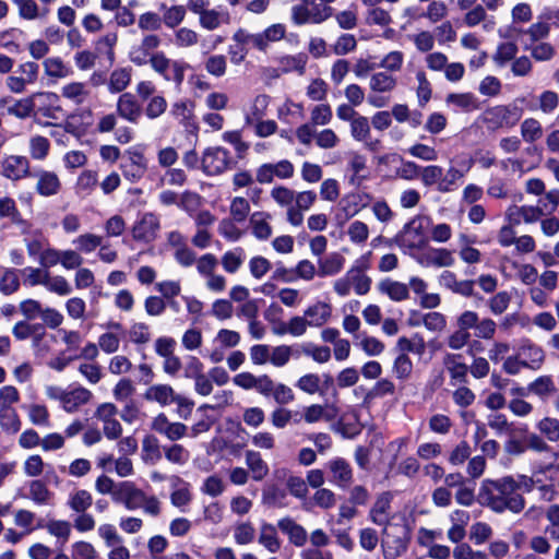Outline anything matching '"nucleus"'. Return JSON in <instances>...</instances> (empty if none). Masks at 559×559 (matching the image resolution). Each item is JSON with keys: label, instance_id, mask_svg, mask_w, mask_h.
I'll return each mask as SVG.
<instances>
[{"label": "nucleus", "instance_id": "obj_1", "mask_svg": "<svg viewBox=\"0 0 559 559\" xmlns=\"http://www.w3.org/2000/svg\"><path fill=\"white\" fill-rule=\"evenodd\" d=\"M536 428L540 435L528 432L526 426L519 428L516 431L523 433V436L512 433L503 444L504 453L511 457H518L531 450L558 457L559 452H555L547 441H559V420L554 417H544L537 423Z\"/></svg>", "mask_w": 559, "mask_h": 559}, {"label": "nucleus", "instance_id": "obj_2", "mask_svg": "<svg viewBox=\"0 0 559 559\" xmlns=\"http://www.w3.org/2000/svg\"><path fill=\"white\" fill-rule=\"evenodd\" d=\"M515 491V479L507 476L498 480L484 481L479 498L484 506L497 513H502L506 510L520 513L525 508V499Z\"/></svg>", "mask_w": 559, "mask_h": 559}, {"label": "nucleus", "instance_id": "obj_3", "mask_svg": "<svg viewBox=\"0 0 559 559\" xmlns=\"http://www.w3.org/2000/svg\"><path fill=\"white\" fill-rule=\"evenodd\" d=\"M116 502L129 511L142 509L150 516L156 518L162 512V503L156 496L147 495L132 481H121Z\"/></svg>", "mask_w": 559, "mask_h": 559}, {"label": "nucleus", "instance_id": "obj_4", "mask_svg": "<svg viewBox=\"0 0 559 559\" xmlns=\"http://www.w3.org/2000/svg\"><path fill=\"white\" fill-rule=\"evenodd\" d=\"M45 394L49 400L57 402L68 414L80 412L94 397L91 390L80 384L70 385L67 389L55 384L47 385Z\"/></svg>", "mask_w": 559, "mask_h": 559}, {"label": "nucleus", "instance_id": "obj_5", "mask_svg": "<svg viewBox=\"0 0 559 559\" xmlns=\"http://www.w3.org/2000/svg\"><path fill=\"white\" fill-rule=\"evenodd\" d=\"M188 10L199 16V25L206 31H216L230 23V14L226 10L210 8L209 0H188Z\"/></svg>", "mask_w": 559, "mask_h": 559}, {"label": "nucleus", "instance_id": "obj_6", "mask_svg": "<svg viewBox=\"0 0 559 559\" xmlns=\"http://www.w3.org/2000/svg\"><path fill=\"white\" fill-rule=\"evenodd\" d=\"M397 87V78L386 71L371 74L369 79L368 103L374 108L386 106L389 99L382 94H390Z\"/></svg>", "mask_w": 559, "mask_h": 559}, {"label": "nucleus", "instance_id": "obj_7", "mask_svg": "<svg viewBox=\"0 0 559 559\" xmlns=\"http://www.w3.org/2000/svg\"><path fill=\"white\" fill-rule=\"evenodd\" d=\"M426 221L424 216H415L395 236V242L402 248L423 249L428 243Z\"/></svg>", "mask_w": 559, "mask_h": 559}, {"label": "nucleus", "instance_id": "obj_8", "mask_svg": "<svg viewBox=\"0 0 559 559\" xmlns=\"http://www.w3.org/2000/svg\"><path fill=\"white\" fill-rule=\"evenodd\" d=\"M150 66L155 73L159 74L165 81L175 83L176 86L182 84L185 72L189 67L182 61L168 58L163 51L155 52Z\"/></svg>", "mask_w": 559, "mask_h": 559}, {"label": "nucleus", "instance_id": "obj_9", "mask_svg": "<svg viewBox=\"0 0 559 559\" xmlns=\"http://www.w3.org/2000/svg\"><path fill=\"white\" fill-rule=\"evenodd\" d=\"M407 532L403 526H391L383 530L382 549L384 559H396L402 556L408 545Z\"/></svg>", "mask_w": 559, "mask_h": 559}, {"label": "nucleus", "instance_id": "obj_10", "mask_svg": "<svg viewBox=\"0 0 559 559\" xmlns=\"http://www.w3.org/2000/svg\"><path fill=\"white\" fill-rule=\"evenodd\" d=\"M371 252L361 255L355 261L350 269L347 270L345 276L349 282V286L356 295H367L371 288V278L366 274L369 269Z\"/></svg>", "mask_w": 559, "mask_h": 559}, {"label": "nucleus", "instance_id": "obj_11", "mask_svg": "<svg viewBox=\"0 0 559 559\" xmlns=\"http://www.w3.org/2000/svg\"><path fill=\"white\" fill-rule=\"evenodd\" d=\"M231 156L229 152L221 146H211L204 150L201 157L202 170L207 176L223 174L230 167Z\"/></svg>", "mask_w": 559, "mask_h": 559}, {"label": "nucleus", "instance_id": "obj_12", "mask_svg": "<svg viewBox=\"0 0 559 559\" xmlns=\"http://www.w3.org/2000/svg\"><path fill=\"white\" fill-rule=\"evenodd\" d=\"M295 166L288 159H281L276 163H264L255 169V180L260 185L272 183L275 178L288 180L294 177Z\"/></svg>", "mask_w": 559, "mask_h": 559}, {"label": "nucleus", "instance_id": "obj_13", "mask_svg": "<svg viewBox=\"0 0 559 559\" xmlns=\"http://www.w3.org/2000/svg\"><path fill=\"white\" fill-rule=\"evenodd\" d=\"M160 44L162 39L158 35L152 33L144 35L139 44L130 48L129 60L138 67L151 64L155 50Z\"/></svg>", "mask_w": 559, "mask_h": 559}, {"label": "nucleus", "instance_id": "obj_14", "mask_svg": "<svg viewBox=\"0 0 559 559\" xmlns=\"http://www.w3.org/2000/svg\"><path fill=\"white\" fill-rule=\"evenodd\" d=\"M34 112L45 118L58 120L63 116L60 96L53 92H36L33 94Z\"/></svg>", "mask_w": 559, "mask_h": 559}, {"label": "nucleus", "instance_id": "obj_15", "mask_svg": "<svg viewBox=\"0 0 559 559\" xmlns=\"http://www.w3.org/2000/svg\"><path fill=\"white\" fill-rule=\"evenodd\" d=\"M29 160L22 155H5L0 160V175L17 181L29 176Z\"/></svg>", "mask_w": 559, "mask_h": 559}, {"label": "nucleus", "instance_id": "obj_16", "mask_svg": "<svg viewBox=\"0 0 559 559\" xmlns=\"http://www.w3.org/2000/svg\"><path fill=\"white\" fill-rule=\"evenodd\" d=\"M317 201L316 192L311 190L296 191L295 205L286 211V221L294 227H299L304 222L302 212L308 211Z\"/></svg>", "mask_w": 559, "mask_h": 559}, {"label": "nucleus", "instance_id": "obj_17", "mask_svg": "<svg viewBox=\"0 0 559 559\" xmlns=\"http://www.w3.org/2000/svg\"><path fill=\"white\" fill-rule=\"evenodd\" d=\"M333 385V378L329 373H324L319 376L317 373H307L301 376L297 382L296 386L310 395L319 394L323 396L328 390Z\"/></svg>", "mask_w": 559, "mask_h": 559}, {"label": "nucleus", "instance_id": "obj_18", "mask_svg": "<svg viewBox=\"0 0 559 559\" xmlns=\"http://www.w3.org/2000/svg\"><path fill=\"white\" fill-rule=\"evenodd\" d=\"M120 169L127 180L136 182L146 173V158L141 152H129L127 158L120 164Z\"/></svg>", "mask_w": 559, "mask_h": 559}, {"label": "nucleus", "instance_id": "obj_19", "mask_svg": "<svg viewBox=\"0 0 559 559\" xmlns=\"http://www.w3.org/2000/svg\"><path fill=\"white\" fill-rule=\"evenodd\" d=\"M159 219L152 213H145L132 227V237L136 241L151 242L157 237Z\"/></svg>", "mask_w": 559, "mask_h": 559}, {"label": "nucleus", "instance_id": "obj_20", "mask_svg": "<svg viewBox=\"0 0 559 559\" xmlns=\"http://www.w3.org/2000/svg\"><path fill=\"white\" fill-rule=\"evenodd\" d=\"M151 429L164 435L170 441H176L187 435V426L182 423H171L163 413L153 418Z\"/></svg>", "mask_w": 559, "mask_h": 559}, {"label": "nucleus", "instance_id": "obj_21", "mask_svg": "<svg viewBox=\"0 0 559 559\" xmlns=\"http://www.w3.org/2000/svg\"><path fill=\"white\" fill-rule=\"evenodd\" d=\"M451 526L447 532V537L451 543L460 544L466 536V527L471 521L469 512L455 509L449 514Z\"/></svg>", "mask_w": 559, "mask_h": 559}, {"label": "nucleus", "instance_id": "obj_22", "mask_svg": "<svg viewBox=\"0 0 559 559\" xmlns=\"http://www.w3.org/2000/svg\"><path fill=\"white\" fill-rule=\"evenodd\" d=\"M277 527L284 533L288 542L295 547H304L308 539V533L306 528L298 524L294 519L289 516L282 518L277 521Z\"/></svg>", "mask_w": 559, "mask_h": 559}, {"label": "nucleus", "instance_id": "obj_23", "mask_svg": "<svg viewBox=\"0 0 559 559\" xmlns=\"http://www.w3.org/2000/svg\"><path fill=\"white\" fill-rule=\"evenodd\" d=\"M350 173L349 182L359 187L370 178V169L367 166V157L359 153H350L347 163Z\"/></svg>", "mask_w": 559, "mask_h": 559}, {"label": "nucleus", "instance_id": "obj_24", "mask_svg": "<svg viewBox=\"0 0 559 559\" xmlns=\"http://www.w3.org/2000/svg\"><path fill=\"white\" fill-rule=\"evenodd\" d=\"M331 481L341 488L348 487L353 481V469L348 462L342 457H335L328 462Z\"/></svg>", "mask_w": 559, "mask_h": 559}, {"label": "nucleus", "instance_id": "obj_25", "mask_svg": "<svg viewBox=\"0 0 559 559\" xmlns=\"http://www.w3.org/2000/svg\"><path fill=\"white\" fill-rule=\"evenodd\" d=\"M310 328H321L332 318V306L325 301H317L304 311Z\"/></svg>", "mask_w": 559, "mask_h": 559}, {"label": "nucleus", "instance_id": "obj_26", "mask_svg": "<svg viewBox=\"0 0 559 559\" xmlns=\"http://www.w3.org/2000/svg\"><path fill=\"white\" fill-rule=\"evenodd\" d=\"M117 112L129 122L136 123L141 117L142 109L133 94L123 93L117 100Z\"/></svg>", "mask_w": 559, "mask_h": 559}, {"label": "nucleus", "instance_id": "obj_27", "mask_svg": "<svg viewBox=\"0 0 559 559\" xmlns=\"http://www.w3.org/2000/svg\"><path fill=\"white\" fill-rule=\"evenodd\" d=\"M377 288L380 294L388 296L395 302H401L409 298V288L405 283L392 278L381 280Z\"/></svg>", "mask_w": 559, "mask_h": 559}, {"label": "nucleus", "instance_id": "obj_28", "mask_svg": "<svg viewBox=\"0 0 559 559\" xmlns=\"http://www.w3.org/2000/svg\"><path fill=\"white\" fill-rule=\"evenodd\" d=\"M61 190V181L53 171L40 170L37 173L36 191L43 197H51Z\"/></svg>", "mask_w": 559, "mask_h": 559}, {"label": "nucleus", "instance_id": "obj_29", "mask_svg": "<svg viewBox=\"0 0 559 559\" xmlns=\"http://www.w3.org/2000/svg\"><path fill=\"white\" fill-rule=\"evenodd\" d=\"M518 354L524 361L525 367L532 370L539 369L545 359L544 350L530 342L522 344L518 349Z\"/></svg>", "mask_w": 559, "mask_h": 559}, {"label": "nucleus", "instance_id": "obj_30", "mask_svg": "<svg viewBox=\"0 0 559 559\" xmlns=\"http://www.w3.org/2000/svg\"><path fill=\"white\" fill-rule=\"evenodd\" d=\"M61 96L75 105L84 104L91 96V91L86 83L72 81L64 84L61 90Z\"/></svg>", "mask_w": 559, "mask_h": 559}, {"label": "nucleus", "instance_id": "obj_31", "mask_svg": "<svg viewBox=\"0 0 559 559\" xmlns=\"http://www.w3.org/2000/svg\"><path fill=\"white\" fill-rule=\"evenodd\" d=\"M258 542L271 554L280 551L282 547V540L277 534L276 526L266 522H263L260 526Z\"/></svg>", "mask_w": 559, "mask_h": 559}, {"label": "nucleus", "instance_id": "obj_32", "mask_svg": "<svg viewBox=\"0 0 559 559\" xmlns=\"http://www.w3.org/2000/svg\"><path fill=\"white\" fill-rule=\"evenodd\" d=\"M271 215L265 212H255L250 217L252 235L259 240H266L272 236V226L269 223Z\"/></svg>", "mask_w": 559, "mask_h": 559}, {"label": "nucleus", "instance_id": "obj_33", "mask_svg": "<svg viewBox=\"0 0 559 559\" xmlns=\"http://www.w3.org/2000/svg\"><path fill=\"white\" fill-rule=\"evenodd\" d=\"M245 460L246 465L248 466V472L251 473V476L255 481H260L266 477L269 474V466L259 452L252 450L246 451Z\"/></svg>", "mask_w": 559, "mask_h": 559}, {"label": "nucleus", "instance_id": "obj_34", "mask_svg": "<svg viewBox=\"0 0 559 559\" xmlns=\"http://www.w3.org/2000/svg\"><path fill=\"white\" fill-rule=\"evenodd\" d=\"M175 390L168 384L151 385L144 393V399L150 402H156L162 406L174 403Z\"/></svg>", "mask_w": 559, "mask_h": 559}, {"label": "nucleus", "instance_id": "obj_35", "mask_svg": "<svg viewBox=\"0 0 559 559\" xmlns=\"http://www.w3.org/2000/svg\"><path fill=\"white\" fill-rule=\"evenodd\" d=\"M259 50L266 51L272 43H277L285 38L286 26L282 23H275L267 26L263 32L258 33Z\"/></svg>", "mask_w": 559, "mask_h": 559}, {"label": "nucleus", "instance_id": "obj_36", "mask_svg": "<svg viewBox=\"0 0 559 559\" xmlns=\"http://www.w3.org/2000/svg\"><path fill=\"white\" fill-rule=\"evenodd\" d=\"M269 105L270 96L265 94L257 95L246 112V123L252 126L254 121L262 119L266 115Z\"/></svg>", "mask_w": 559, "mask_h": 559}, {"label": "nucleus", "instance_id": "obj_37", "mask_svg": "<svg viewBox=\"0 0 559 559\" xmlns=\"http://www.w3.org/2000/svg\"><path fill=\"white\" fill-rule=\"evenodd\" d=\"M332 16L340 28L344 31H352L358 25V7L355 3H352L344 10H340L337 12L333 10Z\"/></svg>", "mask_w": 559, "mask_h": 559}, {"label": "nucleus", "instance_id": "obj_38", "mask_svg": "<svg viewBox=\"0 0 559 559\" xmlns=\"http://www.w3.org/2000/svg\"><path fill=\"white\" fill-rule=\"evenodd\" d=\"M132 78L131 68L115 69L108 80V91L112 94L123 92L130 84Z\"/></svg>", "mask_w": 559, "mask_h": 559}, {"label": "nucleus", "instance_id": "obj_39", "mask_svg": "<svg viewBox=\"0 0 559 559\" xmlns=\"http://www.w3.org/2000/svg\"><path fill=\"white\" fill-rule=\"evenodd\" d=\"M486 115L488 120L493 121L500 127L513 126L519 118L515 109L508 106H496L487 110Z\"/></svg>", "mask_w": 559, "mask_h": 559}, {"label": "nucleus", "instance_id": "obj_40", "mask_svg": "<svg viewBox=\"0 0 559 559\" xmlns=\"http://www.w3.org/2000/svg\"><path fill=\"white\" fill-rule=\"evenodd\" d=\"M345 265V258L338 253L334 252L329 254L323 260L319 261V275L324 276H333L338 274Z\"/></svg>", "mask_w": 559, "mask_h": 559}, {"label": "nucleus", "instance_id": "obj_41", "mask_svg": "<svg viewBox=\"0 0 559 559\" xmlns=\"http://www.w3.org/2000/svg\"><path fill=\"white\" fill-rule=\"evenodd\" d=\"M44 72L51 79H64L72 74V70L60 57H50L43 62Z\"/></svg>", "mask_w": 559, "mask_h": 559}, {"label": "nucleus", "instance_id": "obj_42", "mask_svg": "<svg viewBox=\"0 0 559 559\" xmlns=\"http://www.w3.org/2000/svg\"><path fill=\"white\" fill-rule=\"evenodd\" d=\"M336 413L333 406H323L320 404H312L304 409V419L308 424H314L321 419L331 420Z\"/></svg>", "mask_w": 559, "mask_h": 559}, {"label": "nucleus", "instance_id": "obj_43", "mask_svg": "<svg viewBox=\"0 0 559 559\" xmlns=\"http://www.w3.org/2000/svg\"><path fill=\"white\" fill-rule=\"evenodd\" d=\"M13 335L17 340H26L31 336L34 338V344H38L45 334L44 329L40 324H29L25 321H20L15 323L12 329Z\"/></svg>", "mask_w": 559, "mask_h": 559}, {"label": "nucleus", "instance_id": "obj_44", "mask_svg": "<svg viewBox=\"0 0 559 559\" xmlns=\"http://www.w3.org/2000/svg\"><path fill=\"white\" fill-rule=\"evenodd\" d=\"M519 52V47L513 41H504L498 45L492 60L499 68L504 67L509 62H512Z\"/></svg>", "mask_w": 559, "mask_h": 559}, {"label": "nucleus", "instance_id": "obj_45", "mask_svg": "<svg viewBox=\"0 0 559 559\" xmlns=\"http://www.w3.org/2000/svg\"><path fill=\"white\" fill-rule=\"evenodd\" d=\"M245 261V250L241 247H236L231 250L224 252L221 258V263L225 272L234 274L238 272Z\"/></svg>", "mask_w": 559, "mask_h": 559}, {"label": "nucleus", "instance_id": "obj_46", "mask_svg": "<svg viewBox=\"0 0 559 559\" xmlns=\"http://www.w3.org/2000/svg\"><path fill=\"white\" fill-rule=\"evenodd\" d=\"M391 498L389 493H382L378 497L370 510L371 521L378 525H386L389 522L388 511L390 509Z\"/></svg>", "mask_w": 559, "mask_h": 559}, {"label": "nucleus", "instance_id": "obj_47", "mask_svg": "<svg viewBox=\"0 0 559 559\" xmlns=\"http://www.w3.org/2000/svg\"><path fill=\"white\" fill-rule=\"evenodd\" d=\"M142 460L146 464L154 465L162 459L159 443L156 437L146 436L142 441Z\"/></svg>", "mask_w": 559, "mask_h": 559}, {"label": "nucleus", "instance_id": "obj_48", "mask_svg": "<svg viewBox=\"0 0 559 559\" xmlns=\"http://www.w3.org/2000/svg\"><path fill=\"white\" fill-rule=\"evenodd\" d=\"M19 9L20 17L28 21L43 19L47 15L48 10L41 11L35 0H13Z\"/></svg>", "mask_w": 559, "mask_h": 559}, {"label": "nucleus", "instance_id": "obj_49", "mask_svg": "<svg viewBox=\"0 0 559 559\" xmlns=\"http://www.w3.org/2000/svg\"><path fill=\"white\" fill-rule=\"evenodd\" d=\"M93 503V497L86 489H76L69 495L68 506L76 513L85 512Z\"/></svg>", "mask_w": 559, "mask_h": 559}, {"label": "nucleus", "instance_id": "obj_50", "mask_svg": "<svg viewBox=\"0 0 559 559\" xmlns=\"http://www.w3.org/2000/svg\"><path fill=\"white\" fill-rule=\"evenodd\" d=\"M365 22L369 26L388 27L393 22L390 12L379 5L369 8L366 11Z\"/></svg>", "mask_w": 559, "mask_h": 559}, {"label": "nucleus", "instance_id": "obj_51", "mask_svg": "<svg viewBox=\"0 0 559 559\" xmlns=\"http://www.w3.org/2000/svg\"><path fill=\"white\" fill-rule=\"evenodd\" d=\"M270 197L280 207H293L294 200L296 199V191L282 185L274 186L270 191Z\"/></svg>", "mask_w": 559, "mask_h": 559}, {"label": "nucleus", "instance_id": "obj_52", "mask_svg": "<svg viewBox=\"0 0 559 559\" xmlns=\"http://www.w3.org/2000/svg\"><path fill=\"white\" fill-rule=\"evenodd\" d=\"M397 348L401 353H414L419 356L424 355L426 352V343L421 335L414 334L412 337L402 336L397 340L396 344Z\"/></svg>", "mask_w": 559, "mask_h": 559}, {"label": "nucleus", "instance_id": "obj_53", "mask_svg": "<svg viewBox=\"0 0 559 559\" xmlns=\"http://www.w3.org/2000/svg\"><path fill=\"white\" fill-rule=\"evenodd\" d=\"M103 240V236L93 233H84L79 235L72 243L80 253H91L102 245Z\"/></svg>", "mask_w": 559, "mask_h": 559}, {"label": "nucleus", "instance_id": "obj_54", "mask_svg": "<svg viewBox=\"0 0 559 559\" xmlns=\"http://www.w3.org/2000/svg\"><path fill=\"white\" fill-rule=\"evenodd\" d=\"M98 183V176L95 170L86 169L83 170L75 183V190L78 194L90 195L94 191Z\"/></svg>", "mask_w": 559, "mask_h": 559}, {"label": "nucleus", "instance_id": "obj_55", "mask_svg": "<svg viewBox=\"0 0 559 559\" xmlns=\"http://www.w3.org/2000/svg\"><path fill=\"white\" fill-rule=\"evenodd\" d=\"M405 56L404 52L401 50H392L385 53L378 67L383 69L384 71L389 73H397L402 70L404 64Z\"/></svg>", "mask_w": 559, "mask_h": 559}, {"label": "nucleus", "instance_id": "obj_56", "mask_svg": "<svg viewBox=\"0 0 559 559\" xmlns=\"http://www.w3.org/2000/svg\"><path fill=\"white\" fill-rule=\"evenodd\" d=\"M449 14L448 4L442 0H431L425 12H423L421 17L427 19L430 23L436 24L443 19H445Z\"/></svg>", "mask_w": 559, "mask_h": 559}, {"label": "nucleus", "instance_id": "obj_57", "mask_svg": "<svg viewBox=\"0 0 559 559\" xmlns=\"http://www.w3.org/2000/svg\"><path fill=\"white\" fill-rule=\"evenodd\" d=\"M445 103L466 111L478 108L477 99L472 93H451L445 97Z\"/></svg>", "mask_w": 559, "mask_h": 559}, {"label": "nucleus", "instance_id": "obj_58", "mask_svg": "<svg viewBox=\"0 0 559 559\" xmlns=\"http://www.w3.org/2000/svg\"><path fill=\"white\" fill-rule=\"evenodd\" d=\"M416 95L418 99V105L420 107L426 106V104L431 99L432 88L431 84L427 78V74L424 70H418L416 72Z\"/></svg>", "mask_w": 559, "mask_h": 559}, {"label": "nucleus", "instance_id": "obj_59", "mask_svg": "<svg viewBox=\"0 0 559 559\" xmlns=\"http://www.w3.org/2000/svg\"><path fill=\"white\" fill-rule=\"evenodd\" d=\"M543 127L537 119L527 118L521 123V135L527 143H534L542 139Z\"/></svg>", "mask_w": 559, "mask_h": 559}, {"label": "nucleus", "instance_id": "obj_60", "mask_svg": "<svg viewBox=\"0 0 559 559\" xmlns=\"http://www.w3.org/2000/svg\"><path fill=\"white\" fill-rule=\"evenodd\" d=\"M166 460L173 464L185 465L190 459V452L181 444L173 443L163 447Z\"/></svg>", "mask_w": 559, "mask_h": 559}, {"label": "nucleus", "instance_id": "obj_61", "mask_svg": "<svg viewBox=\"0 0 559 559\" xmlns=\"http://www.w3.org/2000/svg\"><path fill=\"white\" fill-rule=\"evenodd\" d=\"M0 427L15 433L21 428V421L16 411L13 407H0Z\"/></svg>", "mask_w": 559, "mask_h": 559}, {"label": "nucleus", "instance_id": "obj_62", "mask_svg": "<svg viewBox=\"0 0 559 559\" xmlns=\"http://www.w3.org/2000/svg\"><path fill=\"white\" fill-rule=\"evenodd\" d=\"M392 372L396 379L408 380L413 373V362L407 354L401 353L393 362Z\"/></svg>", "mask_w": 559, "mask_h": 559}, {"label": "nucleus", "instance_id": "obj_63", "mask_svg": "<svg viewBox=\"0 0 559 559\" xmlns=\"http://www.w3.org/2000/svg\"><path fill=\"white\" fill-rule=\"evenodd\" d=\"M527 49L532 58L538 62L550 61L557 53L556 48L547 41H537Z\"/></svg>", "mask_w": 559, "mask_h": 559}, {"label": "nucleus", "instance_id": "obj_64", "mask_svg": "<svg viewBox=\"0 0 559 559\" xmlns=\"http://www.w3.org/2000/svg\"><path fill=\"white\" fill-rule=\"evenodd\" d=\"M428 261L437 267H449L455 263L453 252L447 248L432 249L428 254Z\"/></svg>", "mask_w": 559, "mask_h": 559}]
</instances>
